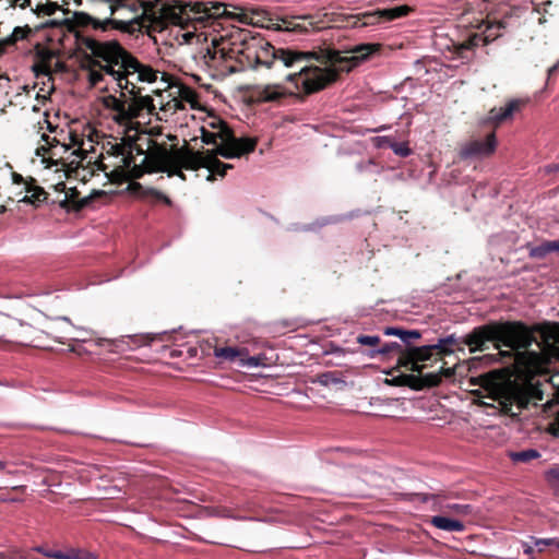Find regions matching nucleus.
<instances>
[{"mask_svg":"<svg viewBox=\"0 0 559 559\" xmlns=\"http://www.w3.org/2000/svg\"><path fill=\"white\" fill-rule=\"evenodd\" d=\"M44 144L36 148L37 155L49 152V164L47 168L56 166L55 175L57 182L55 190L66 193V201H74L78 195L75 187H68L62 178L78 179L85 182L92 177L95 170H110V177L115 180H129L140 178L144 173L166 171L169 175H178L182 169H193L200 165L213 167L211 160H204L198 155L189 153L187 150L168 151L167 147L156 143L153 146H146L138 141H127L122 134L121 141L108 143L109 147L106 154H100V160L92 162L87 154L73 166L63 162L62 154L69 151L66 144L59 143L56 138L43 134ZM84 143L78 148L80 152L87 153Z\"/></svg>","mask_w":559,"mask_h":559,"instance_id":"1","label":"nucleus"},{"mask_svg":"<svg viewBox=\"0 0 559 559\" xmlns=\"http://www.w3.org/2000/svg\"><path fill=\"white\" fill-rule=\"evenodd\" d=\"M499 350L501 357L519 359L530 356L535 364L543 362L545 356L559 360V323H536L528 326L522 321H490L474 328L464 337L455 334L440 338L436 345L437 354L445 356L455 349L464 350L468 346L471 353L484 352L488 344Z\"/></svg>","mask_w":559,"mask_h":559,"instance_id":"2","label":"nucleus"},{"mask_svg":"<svg viewBox=\"0 0 559 559\" xmlns=\"http://www.w3.org/2000/svg\"><path fill=\"white\" fill-rule=\"evenodd\" d=\"M102 53L116 58L117 68L111 70V81L116 83L119 95L103 97V105L109 118L121 129L127 141H138L146 146H153L145 131L144 121L155 114L152 97L146 94L145 84L157 81L159 72L132 57L120 45L98 46Z\"/></svg>","mask_w":559,"mask_h":559,"instance_id":"3","label":"nucleus"},{"mask_svg":"<svg viewBox=\"0 0 559 559\" xmlns=\"http://www.w3.org/2000/svg\"><path fill=\"white\" fill-rule=\"evenodd\" d=\"M379 49V44H359L345 51L320 49L300 52L276 49L260 35H251L247 41L245 57L248 61L252 60L266 68H272L276 62H281L285 68H292L302 61L316 60L318 66L306 64L298 72L286 76L297 86L302 85L305 92L313 93L335 81L338 72L350 71Z\"/></svg>","mask_w":559,"mask_h":559,"instance_id":"4","label":"nucleus"},{"mask_svg":"<svg viewBox=\"0 0 559 559\" xmlns=\"http://www.w3.org/2000/svg\"><path fill=\"white\" fill-rule=\"evenodd\" d=\"M222 4L226 8L227 13L218 16L205 17L201 23H206L205 28H209V31H199L194 25V31H187L182 34L183 41L188 45L192 44L194 39L197 43H211V48H206L204 59L207 67L214 69L218 68L221 61H229L238 58L239 56L245 57L247 51V41L251 36V33L248 29L231 28L228 31H218L216 28L218 26V23L216 22L218 17L226 16L241 22L246 19L245 13L229 11L226 4Z\"/></svg>","mask_w":559,"mask_h":559,"instance_id":"5","label":"nucleus"},{"mask_svg":"<svg viewBox=\"0 0 559 559\" xmlns=\"http://www.w3.org/2000/svg\"><path fill=\"white\" fill-rule=\"evenodd\" d=\"M145 10L143 27H153L162 31L168 24L182 26L187 22L202 23L205 17L218 16L227 13L226 8L219 3H188L178 1L165 2L162 0L142 1Z\"/></svg>","mask_w":559,"mask_h":559,"instance_id":"6","label":"nucleus"},{"mask_svg":"<svg viewBox=\"0 0 559 559\" xmlns=\"http://www.w3.org/2000/svg\"><path fill=\"white\" fill-rule=\"evenodd\" d=\"M479 384L492 394L493 400L498 402L500 412L512 418L518 417L531 404L536 406L544 396L539 385L531 382L506 381L498 370L481 374Z\"/></svg>","mask_w":559,"mask_h":559,"instance_id":"7","label":"nucleus"},{"mask_svg":"<svg viewBox=\"0 0 559 559\" xmlns=\"http://www.w3.org/2000/svg\"><path fill=\"white\" fill-rule=\"evenodd\" d=\"M95 23L106 28L108 25L117 29L133 33L143 27L145 10L138 0H90Z\"/></svg>","mask_w":559,"mask_h":559,"instance_id":"8","label":"nucleus"},{"mask_svg":"<svg viewBox=\"0 0 559 559\" xmlns=\"http://www.w3.org/2000/svg\"><path fill=\"white\" fill-rule=\"evenodd\" d=\"M224 131L225 132L221 134L222 143L217 146L215 153L210 151L206 153L193 152L187 146L170 148L169 151L187 150L189 153L198 155L206 162L213 159V162H215L212 163L213 167L200 165L192 170H197L199 168L207 169L209 175L206 180L209 181L214 180L216 176L223 178L226 175V171L233 168V165L218 160L216 157L217 154L225 158H238L245 154L253 152L257 145L255 138H235L228 128H225Z\"/></svg>","mask_w":559,"mask_h":559,"instance_id":"9","label":"nucleus"},{"mask_svg":"<svg viewBox=\"0 0 559 559\" xmlns=\"http://www.w3.org/2000/svg\"><path fill=\"white\" fill-rule=\"evenodd\" d=\"M112 45L119 44L116 41H98L95 39L86 40V47L90 49L92 55L102 59V61L93 62V64L86 71L87 81L92 86H98L102 82L108 84V79L111 80L110 73L111 70H115L114 68H117V60L116 58H111L109 56H106L105 53H102L100 49H98V46Z\"/></svg>","mask_w":559,"mask_h":559,"instance_id":"10","label":"nucleus"},{"mask_svg":"<svg viewBox=\"0 0 559 559\" xmlns=\"http://www.w3.org/2000/svg\"><path fill=\"white\" fill-rule=\"evenodd\" d=\"M33 332L29 324L0 312V343L38 347Z\"/></svg>","mask_w":559,"mask_h":559,"instance_id":"11","label":"nucleus"},{"mask_svg":"<svg viewBox=\"0 0 559 559\" xmlns=\"http://www.w3.org/2000/svg\"><path fill=\"white\" fill-rule=\"evenodd\" d=\"M392 349H399L400 356L397 358V365L400 367H404L407 370L413 372L423 373L425 365H420L419 362L429 360L433 354H437L436 345H425L419 347H408L405 350L401 349V345L399 343L385 344L381 349L377 353L386 355Z\"/></svg>","mask_w":559,"mask_h":559,"instance_id":"12","label":"nucleus"},{"mask_svg":"<svg viewBox=\"0 0 559 559\" xmlns=\"http://www.w3.org/2000/svg\"><path fill=\"white\" fill-rule=\"evenodd\" d=\"M12 182L16 190L14 197L19 202L37 205L46 199L40 187L34 186L32 180L24 179L20 174L12 173Z\"/></svg>","mask_w":559,"mask_h":559,"instance_id":"13","label":"nucleus"},{"mask_svg":"<svg viewBox=\"0 0 559 559\" xmlns=\"http://www.w3.org/2000/svg\"><path fill=\"white\" fill-rule=\"evenodd\" d=\"M408 12V8L405 5L395 7L391 9H385L382 11H376L372 13H366L359 16L354 17L353 26L354 27H365L369 25H374L379 23V21L384 17L385 20H394L401 16L406 15Z\"/></svg>","mask_w":559,"mask_h":559,"instance_id":"14","label":"nucleus"},{"mask_svg":"<svg viewBox=\"0 0 559 559\" xmlns=\"http://www.w3.org/2000/svg\"><path fill=\"white\" fill-rule=\"evenodd\" d=\"M396 383L406 385L413 390H423L425 388H436L441 383V376L439 373L426 374H401L395 378Z\"/></svg>","mask_w":559,"mask_h":559,"instance_id":"15","label":"nucleus"},{"mask_svg":"<svg viewBox=\"0 0 559 559\" xmlns=\"http://www.w3.org/2000/svg\"><path fill=\"white\" fill-rule=\"evenodd\" d=\"M497 140L495 133H490L484 141L474 140L466 143L461 151V156L464 158L489 156L495 152Z\"/></svg>","mask_w":559,"mask_h":559,"instance_id":"16","label":"nucleus"},{"mask_svg":"<svg viewBox=\"0 0 559 559\" xmlns=\"http://www.w3.org/2000/svg\"><path fill=\"white\" fill-rule=\"evenodd\" d=\"M170 88L173 90L171 95L175 96L174 110L182 109V103L189 104L193 109L198 107V94L194 90L185 84H175Z\"/></svg>","mask_w":559,"mask_h":559,"instance_id":"17","label":"nucleus"},{"mask_svg":"<svg viewBox=\"0 0 559 559\" xmlns=\"http://www.w3.org/2000/svg\"><path fill=\"white\" fill-rule=\"evenodd\" d=\"M522 102L519 99L510 100L504 107L493 108L489 112L488 120L498 124L510 118L514 111L519 110Z\"/></svg>","mask_w":559,"mask_h":559,"instance_id":"18","label":"nucleus"},{"mask_svg":"<svg viewBox=\"0 0 559 559\" xmlns=\"http://www.w3.org/2000/svg\"><path fill=\"white\" fill-rule=\"evenodd\" d=\"M255 96L261 102H273L277 100L278 98L283 97L286 92L285 90L280 85H258L255 87Z\"/></svg>","mask_w":559,"mask_h":559,"instance_id":"19","label":"nucleus"},{"mask_svg":"<svg viewBox=\"0 0 559 559\" xmlns=\"http://www.w3.org/2000/svg\"><path fill=\"white\" fill-rule=\"evenodd\" d=\"M248 349L243 347H231V346H224L219 347L216 346L214 348V355L215 357L226 360V361H236L241 359V357L247 356Z\"/></svg>","mask_w":559,"mask_h":559,"instance_id":"20","label":"nucleus"},{"mask_svg":"<svg viewBox=\"0 0 559 559\" xmlns=\"http://www.w3.org/2000/svg\"><path fill=\"white\" fill-rule=\"evenodd\" d=\"M429 522L435 527L445 532H463L465 530L463 522L447 516H432Z\"/></svg>","mask_w":559,"mask_h":559,"instance_id":"21","label":"nucleus"},{"mask_svg":"<svg viewBox=\"0 0 559 559\" xmlns=\"http://www.w3.org/2000/svg\"><path fill=\"white\" fill-rule=\"evenodd\" d=\"M52 559H95L92 552L82 549H69L67 551H58L49 554Z\"/></svg>","mask_w":559,"mask_h":559,"instance_id":"22","label":"nucleus"},{"mask_svg":"<svg viewBox=\"0 0 559 559\" xmlns=\"http://www.w3.org/2000/svg\"><path fill=\"white\" fill-rule=\"evenodd\" d=\"M26 32L22 27H15L9 35L0 38V55L9 47L14 45L19 39L24 38Z\"/></svg>","mask_w":559,"mask_h":559,"instance_id":"23","label":"nucleus"},{"mask_svg":"<svg viewBox=\"0 0 559 559\" xmlns=\"http://www.w3.org/2000/svg\"><path fill=\"white\" fill-rule=\"evenodd\" d=\"M540 453L535 449H527L519 452H510L509 457L514 463H528L535 459H538Z\"/></svg>","mask_w":559,"mask_h":559,"instance_id":"24","label":"nucleus"},{"mask_svg":"<svg viewBox=\"0 0 559 559\" xmlns=\"http://www.w3.org/2000/svg\"><path fill=\"white\" fill-rule=\"evenodd\" d=\"M332 19L329 17L328 14H323V16H310L308 19V25L316 31L324 29L330 27Z\"/></svg>","mask_w":559,"mask_h":559,"instance_id":"25","label":"nucleus"},{"mask_svg":"<svg viewBox=\"0 0 559 559\" xmlns=\"http://www.w3.org/2000/svg\"><path fill=\"white\" fill-rule=\"evenodd\" d=\"M225 126L223 122H219V130L217 132H211L205 130L204 128L201 129V139L202 142L205 144H216V139L221 138V134L224 133Z\"/></svg>","mask_w":559,"mask_h":559,"instance_id":"26","label":"nucleus"},{"mask_svg":"<svg viewBox=\"0 0 559 559\" xmlns=\"http://www.w3.org/2000/svg\"><path fill=\"white\" fill-rule=\"evenodd\" d=\"M0 559H37L31 550H11L7 554H0Z\"/></svg>","mask_w":559,"mask_h":559,"instance_id":"27","label":"nucleus"},{"mask_svg":"<svg viewBox=\"0 0 559 559\" xmlns=\"http://www.w3.org/2000/svg\"><path fill=\"white\" fill-rule=\"evenodd\" d=\"M406 497V500L407 501H415V500H419L420 502H428L429 500H433L436 501L437 498L441 497L440 493H417V492H414V493H406L405 495Z\"/></svg>","mask_w":559,"mask_h":559,"instance_id":"28","label":"nucleus"},{"mask_svg":"<svg viewBox=\"0 0 559 559\" xmlns=\"http://www.w3.org/2000/svg\"><path fill=\"white\" fill-rule=\"evenodd\" d=\"M357 343L364 346L376 347L380 344L381 340L378 335H358Z\"/></svg>","mask_w":559,"mask_h":559,"instance_id":"29","label":"nucleus"},{"mask_svg":"<svg viewBox=\"0 0 559 559\" xmlns=\"http://www.w3.org/2000/svg\"><path fill=\"white\" fill-rule=\"evenodd\" d=\"M391 148L396 155L402 156V157H406V156L411 155V153H412V151L408 147L406 142L393 141V143L391 144Z\"/></svg>","mask_w":559,"mask_h":559,"instance_id":"30","label":"nucleus"},{"mask_svg":"<svg viewBox=\"0 0 559 559\" xmlns=\"http://www.w3.org/2000/svg\"><path fill=\"white\" fill-rule=\"evenodd\" d=\"M500 29H501L500 23L489 24L485 29V34H486L485 39L488 41V40H493L495 38L499 37L501 35Z\"/></svg>","mask_w":559,"mask_h":559,"instance_id":"31","label":"nucleus"},{"mask_svg":"<svg viewBox=\"0 0 559 559\" xmlns=\"http://www.w3.org/2000/svg\"><path fill=\"white\" fill-rule=\"evenodd\" d=\"M555 250L559 251V247H531L530 255L533 258H543Z\"/></svg>","mask_w":559,"mask_h":559,"instance_id":"32","label":"nucleus"},{"mask_svg":"<svg viewBox=\"0 0 559 559\" xmlns=\"http://www.w3.org/2000/svg\"><path fill=\"white\" fill-rule=\"evenodd\" d=\"M60 7L56 3H46L37 7V13L43 15H52Z\"/></svg>","mask_w":559,"mask_h":559,"instance_id":"33","label":"nucleus"},{"mask_svg":"<svg viewBox=\"0 0 559 559\" xmlns=\"http://www.w3.org/2000/svg\"><path fill=\"white\" fill-rule=\"evenodd\" d=\"M448 508L455 514L467 515L472 512V507L469 504H449Z\"/></svg>","mask_w":559,"mask_h":559,"instance_id":"34","label":"nucleus"},{"mask_svg":"<svg viewBox=\"0 0 559 559\" xmlns=\"http://www.w3.org/2000/svg\"><path fill=\"white\" fill-rule=\"evenodd\" d=\"M194 25L199 28V31H203L202 28H205L206 27V23H203V24H200V23H197V22H187L183 24V28L181 27V34L180 36H177V39H180V37H182V34L187 31H194ZM180 44H186L183 41V38H181L180 40Z\"/></svg>","mask_w":559,"mask_h":559,"instance_id":"35","label":"nucleus"},{"mask_svg":"<svg viewBox=\"0 0 559 559\" xmlns=\"http://www.w3.org/2000/svg\"><path fill=\"white\" fill-rule=\"evenodd\" d=\"M372 143L378 148H383L386 146L391 147L393 140H391L389 136H374L372 139Z\"/></svg>","mask_w":559,"mask_h":559,"instance_id":"36","label":"nucleus"},{"mask_svg":"<svg viewBox=\"0 0 559 559\" xmlns=\"http://www.w3.org/2000/svg\"><path fill=\"white\" fill-rule=\"evenodd\" d=\"M241 366H248V367H259L261 366V358L253 356V357H241L240 359Z\"/></svg>","mask_w":559,"mask_h":559,"instance_id":"37","label":"nucleus"},{"mask_svg":"<svg viewBox=\"0 0 559 559\" xmlns=\"http://www.w3.org/2000/svg\"><path fill=\"white\" fill-rule=\"evenodd\" d=\"M421 334L417 330H404L402 341L408 344L411 340H418Z\"/></svg>","mask_w":559,"mask_h":559,"instance_id":"38","label":"nucleus"},{"mask_svg":"<svg viewBox=\"0 0 559 559\" xmlns=\"http://www.w3.org/2000/svg\"><path fill=\"white\" fill-rule=\"evenodd\" d=\"M384 333L386 335H394V336H397L400 337L401 340L403 338V333H404V329H400V328H386Z\"/></svg>","mask_w":559,"mask_h":559,"instance_id":"39","label":"nucleus"},{"mask_svg":"<svg viewBox=\"0 0 559 559\" xmlns=\"http://www.w3.org/2000/svg\"><path fill=\"white\" fill-rule=\"evenodd\" d=\"M439 374L441 376V378L443 377L445 379H451L454 377L455 370H454V368L441 367Z\"/></svg>","mask_w":559,"mask_h":559,"instance_id":"40","label":"nucleus"},{"mask_svg":"<svg viewBox=\"0 0 559 559\" xmlns=\"http://www.w3.org/2000/svg\"><path fill=\"white\" fill-rule=\"evenodd\" d=\"M31 551L33 554H34V551H36V552H39V554L44 555L45 557L52 558L51 556H49V554L58 552L59 550H49V549H46L43 546H38V547H35V548L31 549Z\"/></svg>","mask_w":559,"mask_h":559,"instance_id":"41","label":"nucleus"},{"mask_svg":"<svg viewBox=\"0 0 559 559\" xmlns=\"http://www.w3.org/2000/svg\"><path fill=\"white\" fill-rule=\"evenodd\" d=\"M49 336H51L56 342L60 343V344H64V341H63V337L60 336V335H57L55 334L53 332H48L47 333Z\"/></svg>","mask_w":559,"mask_h":559,"instance_id":"42","label":"nucleus"},{"mask_svg":"<svg viewBox=\"0 0 559 559\" xmlns=\"http://www.w3.org/2000/svg\"><path fill=\"white\" fill-rule=\"evenodd\" d=\"M549 476L551 479H556L559 481V468L551 469L549 472Z\"/></svg>","mask_w":559,"mask_h":559,"instance_id":"43","label":"nucleus"},{"mask_svg":"<svg viewBox=\"0 0 559 559\" xmlns=\"http://www.w3.org/2000/svg\"><path fill=\"white\" fill-rule=\"evenodd\" d=\"M141 338L144 341V344H150L151 342H153L154 340L157 338L156 335L154 336H151V335H144V336H141Z\"/></svg>","mask_w":559,"mask_h":559,"instance_id":"44","label":"nucleus"},{"mask_svg":"<svg viewBox=\"0 0 559 559\" xmlns=\"http://www.w3.org/2000/svg\"><path fill=\"white\" fill-rule=\"evenodd\" d=\"M222 73H234L235 67L230 64H226L224 69L221 71Z\"/></svg>","mask_w":559,"mask_h":559,"instance_id":"45","label":"nucleus"},{"mask_svg":"<svg viewBox=\"0 0 559 559\" xmlns=\"http://www.w3.org/2000/svg\"><path fill=\"white\" fill-rule=\"evenodd\" d=\"M558 68H559V61L548 69V76L554 74L558 70Z\"/></svg>","mask_w":559,"mask_h":559,"instance_id":"46","label":"nucleus"},{"mask_svg":"<svg viewBox=\"0 0 559 559\" xmlns=\"http://www.w3.org/2000/svg\"><path fill=\"white\" fill-rule=\"evenodd\" d=\"M8 466V463L4 461H0V471H4Z\"/></svg>","mask_w":559,"mask_h":559,"instance_id":"47","label":"nucleus"},{"mask_svg":"<svg viewBox=\"0 0 559 559\" xmlns=\"http://www.w3.org/2000/svg\"><path fill=\"white\" fill-rule=\"evenodd\" d=\"M105 343L111 344V343H110L108 340H106V338H102V340H99L97 344L102 346V345H104Z\"/></svg>","mask_w":559,"mask_h":559,"instance_id":"48","label":"nucleus"},{"mask_svg":"<svg viewBox=\"0 0 559 559\" xmlns=\"http://www.w3.org/2000/svg\"><path fill=\"white\" fill-rule=\"evenodd\" d=\"M545 245H559V240L558 241L546 242Z\"/></svg>","mask_w":559,"mask_h":559,"instance_id":"49","label":"nucleus"},{"mask_svg":"<svg viewBox=\"0 0 559 559\" xmlns=\"http://www.w3.org/2000/svg\"><path fill=\"white\" fill-rule=\"evenodd\" d=\"M3 211H4V207H3V206H1V207H0V212H3Z\"/></svg>","mask_w":559,"mask_h":559,"instance_id":"50","label":"nucleus"}]
</instances>
